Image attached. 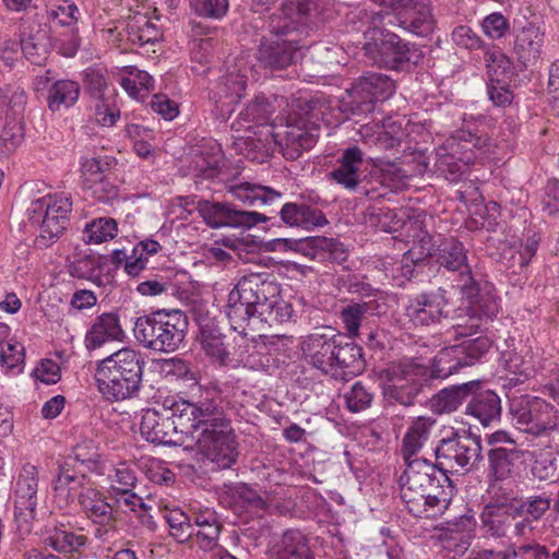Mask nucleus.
Instances as JSON below:
<instances>
[{
	"label": "nucleus",
	"mask_w": 559,
	"mask_h": 559,
	"mask_svg": "<svg viewBox=\"0 0 559 559\" xmlns=\"http://www.w3.org/2000/svg\"><path fill=\"white\" fill-rule=\"evenodd\" d=\"M180 425L186 435L197 433V442L203 455L218 468H229L238 455L231 421L217 396H200L197 401L178 399Z\"/></svg>",
	"instance_id": "f257e3e1"
},
{
	"label": "nucleus",
	"mask_w": 559,
	"mask_h": 559,
	"mask_svg": "<svg viewBox=\"0 0 559 559\" xmlns=\"http://www.w3.org/2000/svg\"><path fill=\"white\" fill-rule=\"evenodd\" d=\"M272 275L265 273H250L242 276L229 292L226 305V314L234 329L241 328L242 323L258 319L269 325L282 324L290 321L294 309L290 304L281 297V287Z\"/></svg>",
	"instance_id": "f03ea898"
},
{
	"label": "nucleus",
	"mask_w": 559,
	"mask_h": 559,
	"mask_svg": "<svg viewBox=\"0 0 559 559\" xmlns=\"http://www.w3.org/2000/svg\"><path fill=\"white\" fill-rule=\"evenodd\" d=\"M437 262L445 270L459 273L461 294L468 300L465 309L468 318L465 322L455 325V336L469 337L476 333H483L487 330L485 325L488 320L498 312V304L491 293V286L488 283L481 286L474 278L467 262V251L457 239L451 238L439 246Z\"/></svg>",
	"instance_id": "7ed1b4c3"
},
{
	"label": "nucleus",
	"mask_w": 559,
	"mask_h": 559,
	"mask_svg": "<svg viewBox=\"0 0 559 559\" xmlns=\"http://www.w3.org/2000/svg\"><path fill=\"white\" fill-rule=\"evenodd\" d=\"M230 193L243 204L263 212L238 210L227 202L200 200L197 210L211 228H251L258 223L276 219L278 209L284 204L283 193L266 186L245 182L231 187Z\"/></svg>",
	"instance_id": "20e7f679"
},
{
	"label": "nucleus",
	"mask_w": 559,
	"mask_h": 559,
	"mask_svg": "<svg viewBox=\"0 0 559 559\" xmlns=\"http://www.w3.org/2000/svg\"><path fill=\"white\" fill-rule=\"evenodd\" d=\"M145 360L142 354L123 347L97 361L95 382L108 402H120L138 395L142 386Z\"/></svg>",
	"instance_id": "39448f33"
},
{
	"label": "nucleus",
	"mask_w": 559,
	"mask_h": 559,
	"mask_svg": "<svg viewBox=\"0 0 559 559\" xmlns=\"http://www.w3.org/2000/svg\"><path fill=\"white\" fill-rule=\"evenodd\" d=\"M188 325V316L183 311L158 309L136 318L133 333L144 348L173 353L185 341Z\"/></svg>",
	"instance_id": "423d86ee"
},
{
	"label": "nucleus",
	"mask_w": 559,
	"mask_h": 559,
	"mask_svg": "<svg viewBox=\"0 0 559 559\" xmlns=\"http://www.w3.org/2000/svg\"><path fill=\"white\" fill-rule=\"evenodd\" d=\"M365 55L379 68L393 71H409L424 58L420 48L397 34L380 28L374 31L371 41L364 46Z\"/></svg>",
	"instance_id": "0eeeda50"
},
{
	"label": "nucleus",
	"mask_w": 559,
	"mask_h": 559,
	"mask_svg": "<svg viewBox=\"0 0 559 559\" xmlns=\"http://www.w3.org/2000/svg\"><path fill=\"white\" fill-rule=\"evenodd\" d=\"M301 110L307 118L289 116L283 130L274 135L286 159L299 158L302 152L316 145L319 138L320 127L317 121L323 115L320 102L310 99Z\"/></svg>",
	"instance_id": "6e6552de"
},
{
	"label": "nucleus",
	"mask_w": 559,
	"mask_h": 559,
	"mask_svg": "<svg viewBox=\"0 0 559 559\" xmlns=\"http://www.w3.org/2000/svg\"><path fill=\"white\" fill-rule=\"evenodd\" d=\"M435 456L440 469L448 474L476 472L484 460L481 437L469 430L452 431L438 442Z\"/></svg>",
	"instance_id": "1a4fd4ad"
},
{
	"label": "nucleus",
	"mask_w": 559,
	"mask_h": 559,
	"mask_svg": "<svg viewBox=\"0 0 559 559\" xmlns=\"http://www.w3.org/2000/svg\"><path fill=\"white\" fill-rule=\"evenodd\" d=\"M395 91V82L386 74L366 72L357 78L347 96L341 100L340 110L349 117H368L379 102L388 99Z\"/></svg>",
	"instance_id": "9d476101"
},
{
	"label": "nucleus",
	"mask_w": 559,
	"mask_h": 559,
	"mask_svg": "<svg viewBox=\"0 0 559 559\" xmlns=\"http://www.w3.org/2000/svg\"><path fill=\"white\" fill-rule=\"evenodd\" d=\"M381 377L386 381L383 388L385 400L403 406L414 405L419 395L427 397L432 386L427 378V367L419 364L391 366Z\"/></svg>",
	"instance_id": "9b49d317"
},
{
	"label": "nucleus",
	"mask_w": 559,
	"mask_h": 559,
	"mask_svg": "<svg viewBox=\"0 0 559 559\" xmlns=\"http://www.w3.org/2000/svg\"><path fill=\"white\" fill-rule=\"evenodd\" d=\"M177 401L167 397L160 409L147 408L143 412L140 425L141 435L152 443L176 445L179 435H186V429L180 425Z\"/></svg>",
	"instance_id": "f8f14e48"
},
{
	"label": "nucleus",
	"mask_w": 559,
	"mask_h": 559,
	"mask_svg": "<svg viewBox=\"0 0 559 559\" xmlns=\"http://www.w3.org/2000/svg\"><path fill=\"white\" fill-rule=\"evenodd\" d=\"M440 473V465L425 459L415 457L406 464V468L400 477L401 498L409 513L424 510L421 501L427 488L435 481Z\"/></svg>",
	"instance_id": "ddd939ff"
},
{
	"label": "nucleus",
	"mask_w": 559,
	"mask_h": 559,
	"mask_svg": "<svg viewBox=\"0 0 559 559\" xmlns=\"http://www.w3.org/2000/svg\"><path fill=\"white\" fill-rule=\"evenodd\" d=\"M510 412L522 430L535 436L555 430L559 425L555 407L539 397L524 396L514 401Z\"/></svg>",
	"instance_id": "4468645a"
},
{
	"label": "nucleus",
	"mask_w": 559,
	"mask_h": 559,
	"mask_svg": "<svg viewBox=\"0 0 559 559\" xmlns=\"http://www.w3.org/2000/svg\"><path fill=\"white\" fill-rule=\"evenodd\" d=\"M381 4L391 8L397 25L406 32L427 37L432 34L436 20L429 0H380Z\"/></svg>",
	"instance_id": "2eb2a0df"
},
{
	"label": "nucleus",
	"mask_w": 559,
	"mask_h": 559,
	"mask_svg": "<svg viewBox=\"0 0 559 559\" xmlns=\"http://www.w3.org/2000/svg\"><path fill=\"white\" fill-rule=\"evenodd\" d=\"M37 489V468L32 464H25L14 492V521L20 531L29 532L36 520Z\"/></svg>",
	"instance_id": "dca6fc26"
},
{
	"label": "nucleus",
	"mask_w": 559,
	"mask_h": 559,
	"mask_svg": "<svg viewBox=\"0 0 559 559\" xmlns=\"http://www.w3.org/2000/svg\"><path fill=\"white\" fill-rule=\"evenodd\" d=\"M338 166L330 173V178L336 183L350 191H360L366 195L369 190L362 186L368 177L367 169L369 162L365 153L357 146L346 147L337 160Z\"/></svg>",
	"instance_id": "f3484780"
},
{
	"label": "nucleus",
	"mask_w": 559,
	"mask_h": 559,
	"mask_svg": "<svg viewBox=\"0 0 559 559\" xmlns=\"http://www.w3.org/2000/svg\"><path fill=\"white\" fill-rule=\"evenodd\" d=\"M337 337L338 334L332 328L321 326L307 335L301 343V349L308 364L326 376H330L333 370L332 364Z\"/></svg>",
	"instance_id": "a211bd4d"
},
{
	"label": "nucleus",
	"mask_w": 559,
	"mask_h": 559,
	"mask_svg": "<svg viewBox=\"0 0 559 559\" xmlns=\"http://www.w3.org/2000/svg\"><path fill=\"white\" fill-rule=\"evenodd\" d=\"M337 338L332 364L333 370L330 372V377L335 380L348 381L365 371L366 359L361 346L342 334H338Z\"/></svg>",
	"instance_id": "6ab92c4d"
},
{
	"label": "nucleus",
	"mask_w": 559,
	"mask_h": 559,
	"mask_svg": "<svg viewBox=\"0 0 559 559\" xmlns=\"http://www.w3.org/2000/svg\"><path fill=\"white\" fill-rule=\"evenodd\" d=\"M476 381L477 385L473 388V393L468 397L465 415L483 427L493 426L501 419V399L495 391L484 390L481 381Z\"/></svg>",
	"instance_id": "aec40b11"
},
{
	"label": "nucleus",
	"mask_w": 559,
	"mask_h": 559,
	"mask_svg": "<svg viewBox=\"0 0 559 559\" xmlns=\"http://www.w3.org/2000/svg\"><path fill=\"white\" fill-rule=\"evenodd\" d=\"M455 486L449 474L443 469L437 475L435 481L427 488L421 504L424 510L412 512L416 518L435 519L444 514L448 510L454 495Z\"/></svg>",
	"instance_id": "412c9836"
},
{
	"label": "nucleus",
	"mask_w": 559,
	"mask_h": 559,
	"mask_svg": "<svg viewBox=\"0 0 559 559\" xmlns=\"http://www.w3.org/2000/svg\"><path fill=\"white\" fill-rule=\"evenodd\" d=\"M48 211L40 224V235L35 239L38 248H48L67 229L72 212L69 198L56 199L55 204L47 205Z\"/></svg>",
	"instance_id": "4be33fe9"
},
{
	"label": "nucleus",
	"mask_w": 559,
	"mask_h": 559,
	"mask_svg": "<svg viewBox=\"0 0 559 559\" xmlns=\"http://www.w3.org/2000/svg\"><path fill=\"white\" fill-rule=\"evenodd\" d=\"M295 41L294 37L262 41L257 52L260 67L270 71H278L293 64L298 51V47L294 44Z\"/></svg>",
	"instance_id": "5701e85b"
},
{
	"label": "nucleus",
	"mask_w": 559,
	"mask_h": 559,
	"mask_svg": "<svg viewBox=\"0 0 559 559\" xmlns=\"http://www.w3.org/2000/svg\"><path fill=\"white\" fill-rule=\"evenodd\" d=\"M447 304L443 294L423 293L406 308V316L415 325H430L439 322L445 316Z\"/></svg>",
	"instance_id": "b1692460"
},
{
	"label": "nucleus",
	"mask_w": 559,
	"mask_h": 559,
	"mask_svg": "<svg viewBox=\"0 0 559 559\" xmlns=\"http://www.w3.org/2000/svg\"><path fill=\"white\" fill-rule=\"evenodd\" d=\"M278 215L281 222L286 226L304 230L322 227L329 223L321 210L314 209L305 202H286L282 204Z\"/></svg>",
	"instance_id": "393cba45"
},
{
	"label": "nucleus",
	"mask_w": 559,
	"mask_h": 559,
	"mask_svg": "<svg viewBox=\"0 0 559 559\" xmlns=\"http://www.w3.org/2000/svg\"><path fill=\"white\" fill-rule=\"evenodd\" d=\"M124 332L117 312H105L96 317L85 336V346L88 350L102 347L111 341H122Z\"/></svg>",
	"instance_id": "a878e982"
},
{
	"label": "nucleus",
	"mask_w": 559,
	"mask_h": 559,
	"mask_svg": "<svg viewBox=\"0 0 559 559\" xmlns=\"http://www.w3.org/2000/svg\"><path fill=\"white\" fill-rule=\"evenodd\" d=\"M58 474L52 480L53 499L57 506L62 509L72 503L75 497L79 498V492L86 488L84 480L86 475L78 476L71 468L68 462L60 465Z\"/></svg>",
	"instance_id": "bb28decb"
},
{
	"label": "nucleus",
	"mask_w": 559,
	"mask_h": 559,
	"mask_svg": "<svg viewBox=\"0 0 559 559\" xmlns=\"http://www.w3.org/2000/svg\"><path fill=\"white\" fill-rule=\"evenodd\" d=\"M317 9L314 0H282L280 10L284 15V21L272 20L271 32L277 37H288L297 32V22L295 16L304 17L311 14Z\"/></svg>",
	"instance_id": "cd10ccee"
},
{
	"label": "nucleus",
	"mask_w": 559,
	"mask_h": 559,
	"mask_svg": "<svg viewBox=\"0 0 559 559\" xmlns=\"http://www.w3.org/2000/svg\"><path fill=\"white\" fill-rule=\"evenodd\" d=\"M543 43V33L533 24L516 34L513 51L524 68L533 67L539 61Z\"/></svg>",
	"instance_id": "c85d7f7f"
},
{
	"label": "nucleus",
	"mask_w": 559,
	"mask_h": 559,
	"mask_svg": "<svg viewBox=\"0 0 559 559\" xmlns=\"http://www.w3.org/2000/svg\"><path fill=\"white\" fill-rule=\"evenodd\" d=\"M524 453L516 447L490 448L487 452V478L496 480H508L515 474L516 463L521 461Z\"/></svg>",
	"instance_id": "c756f323"
},
{
	"label": "nucleus",
	"mask_w": 559,
	"mask_h": 559,
	"mask_svg": "<svg viewBox=\"0 0 559 559\" xmlns=\"http://www.w3.org/2000/svg\"><path fill=\"white\" fill-rule=\"evenodd\" d=\"M79 502L86 516L94 523L111 526L117 521L115 507L106 502L103 495L95 488H83L79 492Z\"/></svg>",
	"instance_id": "7c9ffc66"
},
{
	"label": "nucleus",
	"mask_w": 559,
	"mask_h": 559,
	"mask_svg": "<svg viewBox=\"0 0 559 559\" xmlns=\"http://www.w3.org/2000/svg\"><path fill=\"white\" fill-rule=\"evenodd\" d=\"M477 381H468L456 385H450L433 394L430 399V408L435 414H451L464 402L468 401L473 388Z\"/></svg>",
	"instance_id": "2f4dec72"
},
{
	"label": "nucleus",
	"mask_w": 559,
	"mask_h": 559,
	"mask_svg": "<svg viewBox=\"0 0 559 559\" xmlns=\"http://www.w3.org/2000/svg\"><path fill=\"white\" fill-rule=\"evenodd\" d=\"M21 48L25 58L35 66H45L51 50L50 32L37 25L21 35Z\"/></svg>",
	"instance_id": "473e14b6"
},
{
	"label": "nucleus",
	"mask_w": 559,
	"mask_h": 559,
	"mask_svg": "<svg viewBox=\"0 0 559 559\" xmlns=\"http://www.w3.org/2000/svg\"><path fill=\"white\" fill-rule=\"evenodd\" d=\"M274 242L287 246L289 248H293L294 246L296 251L312 259H324L325 253H330L334 258H337V251L342 246L341 242L333 238H326L321 236L305 237L298 240L283 238L276 239L274 240Z\"/></svg>",
	"instance_id": "72a5a7b5"
},
{
	"label": "nucleus",
	"mask_w": 559,
	"mask_h": 559,
	"mask_svg": "<svg viewBox=\"0 0 559 559\" xmlns=\"http://www.w3.org/2000/svg\"><path fill=\"white\" fill-rule=\"evenodd\" d=\"M275 559H310L312 556L307 537L299 530H288L274 546Z\"/></svg>",
	"instance_id": "f704fd0d"
},
{
	"label": "nucleus",
	"mask_w": 559,
	"mask_h": 559,
	"mask_svg": "<svg viewBox=\"0 0 559 559\" xmlns=\"http://www.w3.org/2000/svg\"><path fill=\"white\" fill-rule=\"evenodd\" d=\"M436 424V419L431 417H418L413 421L406 435L403 438L402 453L405 464L413 462L415 456L425 442L428 440L431 427Z\"/></svg>",
	"instance_id": "c9c22d12"
},
{
	"label": "nucleus",
	"mask_w": 559,
	"mask_h": 559,
	"mask_svg": "<svg viewBox=\"0 0 559 559\" xmlns=\"http://www.w3.org/2000/svg\"><path fill=\"white\" fill-rule=\"evenodd\" d=\"M463 361L456 352L455 345L440 349L427 367V378L432 384L438 379H445L463 368Z\"/></svg>",
	"instance_id": "e433bc0d"
},
{
	"label": "nucleus",
	"mask_w": 559,
	"mask_h": 559,
	"mask_svg": "<svg viewBox=\"0 0 559 559\" xmlns=\"http://www.w3.org/2000/svg\"><path fill=\"white\" fill-rule=\"evenodd\" d=\"M80 85L72 80H58L48 90L47 106L52 112L72 107L79 99Z\"/></svg>",
	"instance_id": "4c0bfd02"
},
{
	"label": "nucleus",
	"mask_w": 559,
	"mask_h": 559,
	"mask_svg": "<svg viewBox=\"0 0 559 559\" xmlns=\"http://www.w3.org/2000/svg\"><path fill=\"white\" fill-rule=\"evenodd\" d=\"M480 520L487 533L495 537L506 536L513 523L511 508L499 507V504H486L480 514Z\"/></svg>",
	"instance_id": "58836bf2"
},
{
	"label": "nucleus",
	"mask_w": 559,
	"mask_h": 559,
	"mask_svg": "<svg viewBox=\"0 0 559 559\" xmlns=\"http://www.w3.org/2000/svg\"><path fill=\"white\" fill-rule=\"evenodd\" d=\"M378 308L377 301L368 302H353L342 308L340 318L344 324V329L347 331L349 337H356L359 335V328L361 322L366 319L368 313H373Z\"/></svg>",
	"instance_id": "ea45409f"
},
{
	"label": "nucleus",
	"mask_w": 559,
	"mask_h": 559,
	"mask_svg": "<svg viewBox=\"0 0 559 559\" xmlns=\"http://www.w3.org/2000/svg\"><path fill=\"white\" fill-rule=\"evenodd\" d=\"M510 480H496L488 478V493L490 495L489 506L511 508L519 500L518 484L513 478Z\"/></svg>",
	"instance_id": "a19ab883"
},
{
	"label": "nucleus",
	"mask_w": 559,
	"mask_h": 559,
	"mask_svg": "<svg viewBox=\"0 0 559 559\" xmlns=\"http://www.w3.org/2000/svg\"><path fill=\"white\" fill-rule=\"evenodd\" d=\"M116 491L115 503V514L118 516V512H127L128 510L138 512L139 510L142 513L139 514L141 518V522L146 525H151L153 523V516L146 513L151 507L143 501L141 497L132 492L130 489H114Z\"/></svg>",
	"instance_id": "79ce46f5"
},
{
	"label": "nucleus",
	"mask_w": 559,
	"mask_h": 559,
	"mask_svg": "<svg viewBox=\"0 0 559 559\" xmlns=\"http://www.w3.org/2000/svg\"><path fill=\"white\" fill-rule=\"evenodd\" d=\"M471 156L465 158L456 157L454 152L439 155L436 163V169L439 176L444 177L451 182H457L469 168Z\"/></svg>",
	"instance_id": "37998d69"
},
{
	"label": "nucleus",
	"mask_w": 559,
	"mask_h": 559,
	"mask_svg": "<svg viewBox=\"0 0 559 559\" xmlns=\"http://www.w3.org/2000/svg\"><path fill=\"white\" fill-rule=\"evenodd\" d=\"M492 342L486 335H479L474 338H466L455 345L456 352L463 361L464 367L473 366L489 350Z\"/></svg>",
	"instance_id": "c03bdc74"
},
{
	"label": "nucleus",
	"mask_w": 559,
	"mask_h": 559,
	"mask_svg": "<svg viewBox=\"0 0 559 559\" xmlns=\"http://www.w3.org/2000/svg\"><path fill=\"white\" fill-rule=\"evenodd\" d=\"M162 249L158 241L145 239L136 243L132 250L131 259L124 264V271L130 276H138L146 266L147 257L157 253Z\"/></svg>",
	"instance_id": "a18cd8bd"
},
{
	"label": "nucleus",
	"mask_w": 559,
	"mask_h": 559,
	"mask_svg": "<svg viewBox=\"0 0 559 559\" xmlns=\"http://www.w3.org/2000/svg\"><path fill=\"white\" fill-rule=\"evenodd\" d=\"M117 159L110 156L84 158L81 163V173L84 188L108 175L117 166Z\"/></svg>",
	"instance_id": "49530a36"
},
{
	"label": "nucleus",
	"mask_w": 559,
	"mask_h": 559,
	"mask_svg": "<svg viewBox=\"0 0 559 559\" xmlns=\"http://www.w3.org/2000/svg\"><path fill=\"white\" fill-rule=\"evenodd\" d=\"M473 526V516L464 514L460 515L459 518H455L454 520H450L442 523L440 526V532L441 534H445V536H448L449 534H461V548L459 549V551H466L471 545V532Z\"/></svg>",
	"instance_id": "de8ad7c7"
},
{
	"label": "nucleus",
	"mask_w": 559,
	"mask_h": 559,
	"mask_svg": "<svg viewBox=\"0 0 559 559\" xmlns=\"http://www.w3.org/2000/svg\"><path fill=\"white\" fill-rule=\"evenodd\" d=\"M347 408L352 413H358L370 407L374 392L362 381L354 383L348 392L344 395Z\"/></svg>",
	"instance_id": "09e8293b"
},
{
	"label": "nucleus",
	"mask_w": 559,
	"mask_h": 559,
	"mask_svg": "<svg viewBox=\"0 0 559 559\" xmlns=\"http://www.w3.org/2000/svg\"><path fill=\"white\" fill-rule=\"evenodd\" d=\"M84 233L87 236V242L100 243L116 236L117 223L114 218L100 217L87 224Z\"/></svg>",
	"instance_id": "8fccbe9b"
},
{
	"label": "nucleus",
	"mask_w": 559,
	"mask_h": 559,
	"mask_svg": "<svg viewBox=\"0 0 559 559\" xmlns=\"http://www.w3.org/2000/svg\"><path fill=\"white\" fill-rule=\"evenodd\" d=\"M221 156L201 153L193 160L194 177L198 180L213 179L219 174Z\"/></svg>",
	"instance_id": "3c124183"
},
{
	"label": "nucleus",
	"mask_w": 559,
	"mask_h": 559,
	"mask_svg": "<svg viewBox=\"0 0 559 559\" xmlns=\"http://www.w3.org/2000/svg\"><path fill=\"white\" fill-rule=\"evenodd\" d=\"M127 35L130 43L144 46L146 44H154L159 37V32L153 23L144 21L142 26L135 23H129L127 26Z\"/></svg>",
	"instance_id": "603ef678"
},
{
	"label": "nucleus",
	"mask_w": 559,
	"mask_h": 559,
	"mask_svg": "<svg viewBox=\"0 0 559 559\" xmlns=\"http://www.w3.org/2000/svg\"><path fill=\"white\" fill-rule=\"evenodd\" d=\"M191 7L199 16L221 20L229 9V0H191Z\"/></svg>",
	"instance_id": "864d4df0"
},
{
	"label": "nucleus",
	"mask_w": 559,
	"mask_h": 559,
	"mask_svg": "<svg viewBox=\"0 0 559 559\" xmlns=\"http://www.w3.org/2000/svg\"><path fill=\"white\" fill-rule=\"evenodd\" d=\"M486 62H488L489 78L491 75L499 78L501 74L504 80L513 75V66L511 59L500 50L486 51Z\"/></svg>",
	"instance_id": "5fc2aeb1"
},
{
	"label": "nucleus",
	"mask_w": 559,
	"mask_h": 559,
	"mask_svg": "<svg viewBox=\"0 0 559 559\" xmlns=\"http://www.w3.org/2000/svg\"><path fill=\"white\" fill-rule=\"evenodd\" d=\"M44 543L59 552H69L83 546L85 537L75 535L74 533L60 532L46 537Z\"/></svg>",
	"instance_id": "6e6d98bb"
},
{
	"label": "nucleus",
	"mask_w": 559,
	"mask_h": 559,
	"mask_svg": "<svg viewBox=\"0 0 559 559\" xmlns=\"http://www.w3.org/2000/svg\"><path fill=\"white\" fill-rule=\"evenodd\" d=\"M23 136V128L19 122H8L0 134V154L13 153L21 144Z\"/></svg>",
	"instance_id": "4d7b16f0"
},
{
	"label": "nucleus",
	"mask_w": 559,
	"mask_h": 559,
	"mask_svg": "<svg viewBox=\"0 0 559 559\" xmlns=\"http://www.w3.org/2000/svg\"><path fill=\"white\" fill-rule=\"evenodd\" d=\"M273 112L274 107L272 103L263 95L255 96L245 109V115L248 119L261 124L265 123Z\"/></svg>",
	"instance_id": "13d9d810"
},
{
	"label": "nucleus",
	"mask_w": 559,
	"mask_h": 559,
	"mask_svg": "<svg viewBox=\"0 0 559 559\" xmlns=\"http://www.w3.org/2000/svg\"><path fill=\"white\" fill-rule=\"evenodd\" d=\"M162 371L166 377H175L176 379L185 381H194L197 379L191 364L178 357L164 359L162 362Z\"/></svg>",
	"instance_id": "bf43d9fd"
},
{
	"label": "nucleus",
	"mask_w": 559,
	"mask_h": 559,
	"mask_svg": "<svg viewBox=\"0 0 559 559\" xmlns=\"http://www.w3.org/2000/svg\"><path fill=\"white\" fill-rule=\"evenodd\" d=\"M84 189L88 191L96 201L102 203H108L116 200L119 195L118 187L109 180L108 175L96 181L94 180V182Z\"/></svg>",
	"instance_id": "052dcab7"
},
{
	"label": "nucleus",
	"mask_w": 559,
	"mask_h": 559,
	"mask_svg": "<svg viewBox=\"0 0 559 559\" xmlns=\"http://www.w3.org/2000/svg\"><path fill=\"white\" fill-rule=\"evenodd\" d=\"M24 347L20 343L0 342V366L8 370L20 367L24 362Z\"/></svg>",
	"instance_id": "680f3d73"
},
{
	"label": "nucleus",
	"mask_w": 559,
	"mask_h": 559,
	"mask_svg": "<svg viewBox=\"0 0 559 559\" xmlns=\"http://www.w3.org/2000/svg\"><path fill=\"white\" fill-rule=\"evenodd\" d=\"M453 43L464 49L474 50L485 47L480 36L468 25H459L452 32Z\"/></svg>",
	"instance_id": "e2e57ef3"
},
{
	"label": "nucleus",
	"mask_w": 559,
	"mask_h": 559,
	"mask_svg": "<svg viewBox=\"0 0 559 559\" xmlns=\"http://www.w3.org/2000/svg\"><path fill=\"white\" fill-rule=\"evenodd\" d=\"M487 93L489 99L496 106H506L507 104H511L513 94L509 87L507 80L496 78L491 75L487 83Z\"/></svg>",
	"instance_id": "0e129e2a"
},
{
	"label": "nucleus",
	"mask_w": 559,
	"mask_h": 559,
	"mask_svg": "<svg viewBox=\"0 0 559 559\" xmlns=\"http://www.w3.org/2000/svg\"><path fill=\"white\" fill-rule=\"evenodd\" d=\"M202 347L207 356H211L222 362H224L228 357V353L224 344V337L221 334H215L212 331L203 332Z\"/></svg>",
	"instance_id": "69168bd1"
},
{
	"label": "nucleus",
	"mask_w": 559,
	"mask_h": 559,
	"mask_svg": "<svg viewBox=\"0 0 559 559\" xmlns=\"http://www.w3.org/2000/svg\"><path fill=\"white\" fill-rule=\"evenodd\" d=\"M165 518L171 528V535L177 539L186 540L193 534L189 531L191 528L190 518L182 511H170Z\"/></svg>",
	"instance_id": "338daca9"
},
{
	"label": "nucleus",
	"mask_w": 559,
	"mask_h": 559,
	"mask_svg": "<svg viewBox=\"0 0 559 559\" xmlns=\"http://www.w3.org/2000/svg\"><path fill=\"white\" fill-rule=\"evenodd\" d=\"M221 532L222 524L219 521H217V523L202 526L195 533V542L201 549L211 551L218 546V537Z\"/></svg>",
	"instance_id": "774afa93"
}]
</instances>
